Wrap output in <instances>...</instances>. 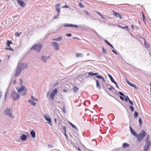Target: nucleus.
I'll use <instances>...</instances> for the list:
<instances>
[{
    "label": "nucleus",
    "mask_w": 151,
    "mask_h": 151,
    "mask_svg": "<svg viewBox=\"0 0 151 151\" xmlns=\"http://www.w3.org/2000/svg\"><path fill=\"white\" fill-rule=\"evenodd\" d=\"M149 135H148L145 139V144L143 147L144 151H149L150 150V148L151 145V142L150 140H149Z\"/></svg>",
    "instance_id": "1"
},
{
    "label": "nucleus",
    "mask_w": 151,
    "mask_h": 151,
    "mask_svg": "<svg viewBox=\"0 0 151 151\" xmlns=\"http://www.w3.org/2000/svg\"><path fill=\"white\" fill-rule=\"evenodd\" d=\"M146 134L147 133L144 130H142L139 134H138V136H137V141L138 142H140L142 140Z\"/></svg>",
    "instance_id": "2"
},
{
    "label": "nucleus",
    "mask_w": 151,
    "mask_h": 151,
    "mask_svg": "<svg viewBox=\"0 0 151 151\" xmlns=\"http://www.w3.org/2000/svg\"><path fill=\"white\" fill-rule=\"evenodd\" d=\"M10 98L14 101H17L19 98V95L15 91H12L10 96Z\"/></svg>",
    "instance_id": "3"
},
{
    "label": "nucleus",
    "mask_w": 151,
    "mask_h": 151,
    "mask_svg": "<svg viewBox=\"0 0 151 151\" xmlns=\"http://www.w3.org/2000/svg\"><path fill=\"white\" fill-rule=\"evenodd\" d=\"M42 47V45L41 44H35L32 47L30 50L33 49L34 50H36L38 52H40Z\"/></svg>",
    "instance_id": "4"
},
{
    "label": "nucleus",
    "mask_w": 151,
    "mask_h": 151,
    "mask_svg": "<svg viewBox=\"0 0 151 151\" xmlns=\"http://www.w3.org/2000/svg\"><path fill=\"white\" fill-rule=\"evenodd\" d=\"M5 114L6 115L9 116L11 118H14V116H12V114L11 112V109L10 108H6L4 111Z\"/></svg>",
    "instance_id": "5"
},
{
    "label": "nucleus",
    "mask_w": 151,
    "mask_h": 151,
    "mask_svg": "<svg viewBox=\"0 0 151 151\" xmlns=\"http://www.w3.org/2000/svg\"><path fill=\"white\" fill-rule=\"evenodd\" d=\"M63 26L65 27H76L77 28L78 27V26L77 24L67 23H65L63 25Z\"/></svg>",
    "instance_id": "6"
},
{
    "label": "nucleus",
    "mask_w": 151,
    "mask_h": 151,
    "mask_svg": "<svg viewBox=\"0 0 151 151\" xmlns=\"http://www.w3.org/2000/svg\"><path fill=\"white\" fill-rule=\"evenodd\" d=\"M26 89V87L23 85H20V87H17L16 88V90L19 93L24 91Z\"/></svg>",
    "instance_id": "7"
},
{
    "label": "nucleus",
    "mask_w": 151,
    "mask_h": 151,
    "mask_svg": "<svg viewBox=\"0 0 151 151\" xmlns=\"http://www.w3.org/2000/svg\"><path fill=\"white\" fill-rule=\"evenodd\" d=\"M52 44L53 45V47L56 51H58L59 49L60 44L56 42H53Z\"/></svg>",
    "instance_id": "8"
},
{
    "label": "nucleus",
    "mask_w": 151,
    "mask_h": 151,
    "mask_svg": "<svg viewBox=\"0 0 151 151\" xmlns=\"http://www.w3.org/2000/svg\"><path fill=\"white\" fill-rule=\"evenodd\" d=\"M27 67V64L26 63H21L18 66V68H20L21 70L26 68Z\"/></svg>",
    "instance_id": "9"
},
{
    "label": "nucleus",
    "mask_w": 151,
    "mask_h": 151,
    "mask_svg": "<svg viewBox=\"0 0 151 151\" xmlns=\"http://www.w3.org/2000/svg\"><path fill=\"white\" fill-rule=\"evenodd\" d=\"M93 80H95L96 81V88L99 90H101V87L99 81L98 80L96 79L95 78L93 77Z\"/></svg>",
    "instance_id": "10"
},
{
    "label": "nucleus",
    "mask_w": 151,
    "mask_h": 151,
    "mask_svg": "<svg viewBox=\"0 0 151 151\" xmlns=\"http://www.w3.org/2000/svg\"><path fill=\"white\" fill-rule=\"evenodd\" d=\"M22 70H21V69H20L19 68H18L17 67L15 73L14 74V76L15 77H17L19 76L21 73Z\"/></svg>",
    "instance_id": "11"
},
{
    "label": "nucleus",
    "mask_w": 151,
    "mask_h": 151,
    "mask_svg": "<svg viewBox=\"0 0 151 151\" xmlns=\"http://www.w3.org/2000/svg\"><path fill=\"white\" fill-rule=\"evenodd\" d=\"M113 14L114 15L117 17H119L120 19H122L123 18V17L122 15L119 13L115 12L114 11H113Z\"/></svg>",
    "instance_id": "12"
},
{
    "label": "nucleus",
    "mask_w": 151,
    "mask_h": 151,
    "mask_svg": "<svg viewBox=\"0 0 151 151\" xmlns=\"http://www.w3.org/2000/svg\"><path fill=\"white\" fill-rule=\"evenodd\" d=\"M17 2L21 7H24L26 5L24 2L22 0H17Z\"/></svg>",
    "instance_id": "13"
},
{
    "label": "nucleus",
    "mask_w": 151,
    "mask_h": 151,
    "mask_svg": "<svg viewBox=\"0 0 151 151\" xmlns=\"http://www.w3.org/2000/svg\"><path fill=\"white\" fill-rule=\"evenodd\" d=\"M44 117L45 120L48 122L47 123L50 124L52 122V120L50 116H47L45 115H44Z\"/></svg>",
    "instance_id": "14"
},
{
    "label": "nucleus",
    "mask_w": 151,
    "mask_h": 151,
    "mask_svg": "<svg viewBox=\"0 0 151 151\" xmlns=\"http://www.w3.org/2000/svg\"><path fill=\"white\" fill-rule=\"evenodd\" d=\"M119 95H120V99L124 101V97H125V94L122 92L121 91H119V93H118Z\"/></svg>",
    "instance_id": "15"
},
{
    "label": "nucleus",
    "mask_w": 151,
    "mask_h": 151,
    "mask_svg": "<svg viewBox=\"0 0 151 151\" xmlns=\"http://www.w3.org/2000/svg\"><path fill=\"white\" fill-rule=\"evenodd\" d=\"M49 56L46 57L45 56L42 55L41 56V58L42 61H43L45 63H46L47 60V59L49 58Z\"/></svg>",
    "instance_id": "16"
},
{
    "label": "nucleus",
    "mask_w": 151,
    "mask_h": 151,
    "mask_svg": "<svg viewBox=\"0 0 151 151\" xmlns=\"http://www.w3.org/2000/svg\"><path fill=\"white\" fill-rule=\"evenodd\" d=\"M27 135L24 134H22L20 137L21 140L23 141H25L27 139Z\"/></svg>",
    "instance_id": "17"
},
{
    "label": "nucleus",
    "mask_w": 151,
    "mask_h": 151,
    "mask_svg": "<svg viewBox=\"0 0 151 151\" xmlns=\"http://www.w3.org/2000/svg\"><path fill=\"white\" fill-rule=\"evenodd\" d=\"M60 4H56L55 6L56 10L58 13H60Z\"/></svg>",
    "instance_id": "18"
},
{
    "label": "nucleus",
    "mask_w": 151,
    "mask_h": 151,
    "mask_svg": "<svg viewBox=\"0 0 151 151\" xmlns=\"http://www.w3.org/2000/svg\"><path fill=\"white\" fill-rule=\"evenodd\" d=\"M130 145L127 143L124 142L122 144V147L124 149H126L127 147H129Z\"/></svg>",
    "instance_id": "19"
},
{
    "label": "nucleus",
    "mask_w": 151,
    "mask_h": 151,
    "mask_svg": "<svg viewBox=\"0 0 151 151\" xmlns=\"http://www.w3.org/2000/svg\"><path fill=\"white\" fill-rule=\"evenodd\" d=\"M131 134L134 136V137H137V136H138V134L133 129L130 131Z\"/></svg>",
    "instance_id": "20"
},
{
    "label": "nucleus",
    "mask_w": 151,
    "mask_h": 151,
    "mask_svg": "<svg viewBox=\"0 0 151 151\" xmlns=\"http://www.w3.org/2000/svg\"><path fill=\"white\" fill-rule=\"evenodd\" d=\"M117 26L119 27L120 28L122 29H126V30L128 31H129L128 27L127 25L125 26V27H123L119 25H118Z\"/></svg>",
    "instance_id": "21"
},
{
    "label": "nucleus",
    "mask_w": 151,
    "mask_h": 151,
    "mask_svg": "<svg viewBox=\"0 0 151 151\" xmlns=\"http://www.w3.org/2000/svg\"><path fill=\"white\" fill-rule=\"evenodd\" d=\"M30 134L32 138H34L35 137L36 133L34 130H32L30 132Z\"/></svg>",
    "instance_id": "22"
},
{
    "label": "nucleus",
    "mask_w": 151,
    "mask_h": 151,
    "mask_svg": "<svg viewBox=\"0 0 151 151\" xmlns=\"http://www.w3.org/2000/svg\"><path fill=\"white\" fill-rule=\"evenodd\" d=\"M28 101L29 103L32 104L33 106H35L36 104V102L34 101L33 100H31V99H29Z\"/></svg>",
    "instance_id": "23"
},
{
    "label": "nucleus",
    "mask_w": 151,
    "mask_h": 151,
    "mask_svg": "<svg viewBox=\"0 0 151 151\" xmlns=\"http://www.w3.org/2000/svg\"><path fill=\"white\" fill-rule=\"evenodd\" d=\"M58 92V90L57 88H55L53 89L51 92V93L55 95Z\"/></svg>",
    "instance_id": "24"
},
{
    "label": "nucleus",
    "mask_w": 151,
    "mask_h": 151,
    "mask_svg": "<svg viewBox=\"0 0 151 151\" xmlns=\"http://www.w3.org/2000/svg\"><path fill=\"white\" fill-rule=\"evenodd\" d=\"M144 45L147 48H149L150 47V44L145 40H144Z\"/></svg>",
    "instance_id": "25"
},
{
    "label": "nucleus",
    "mask_w": 151,
    "mask_h": 151,
    "mask_svg": "<svg viewBox=\"0 0 151 151\" xmlns=\"http://www.w3.org/2000/svg\"><path fill=\"white\" fill-rule=\"evenodd\" d=\"M108 75L109 78H110V81L114 83L115 81L114 80L113 77L110 74H108Z\"/></svg>",
    "instance_id": "26"
},
{
    "label": "nucleus",
    "mask_w": 151,
    "mask_h": 151,
    "mask_svg": "<svg viewBox=\"0 0 151 151\" xmlns=\"http://www.w3.org/2000/svg\"><path fill=\"white\" fill-rule=\"evenodd\" d=\"M69 124H70V125H71V126L74 129H75L78 131V129L77 128V127L74 124H73L72 123H71V122H69Z\"/></svg>",
    "instance_id": "27"
},
{
    "label": "nucleus",
    "mask_w": 151,
    "mask_h": 151,
    "mask_svg": "<svg viewBox=\"0 0 151 151\" xmlns=\"http://www.w3.org/2000/svg\"><path fill=\"white\" fill-rule=\"evenodd\" d=\"M12 41L11 40H7L6 42V45L7 47H10V45L12 44Z\"/></svg>",
    "instance_id": "28"
},
{
    "label": "nucleus",
    "mask_w": 151,
    "mask_h": 151,
    "mask_svg": "<svg viewBox=\"0 0 151 151\" xmlns=\"http://www.w3.org/2000/svg\"><path fill=\"white\" fill-rule=\"evenodd\" d=\"M88 76H87V77H89L90 76H95L94 73L93 72L91 71L88 73Z\"/></svg>",
    "instance_id": "29"
},
{
    "label": "nucleus",
    "mask_w": 151,
    "mask_h": 151,
    "mask_svg": "<svg viewBox=\"0 0 151 151\" xmlns=\"http://www.w3.org/2000/svg\"><path fill=\"white\" fill-rule=\"evenodd\" d=\"M78 89V88L75 86H74L73 88V90L74 93L77 92Z\"/></svg>",
    "instance_id": "30"
},
{
    "label": "nucleus",
    "mask_w": 151,
    "mask_h": 151,
    "mask_svg": "<svg viewBox=\"0 0 151 151\" xmlns=\"http://www.w3.org/2000/svg\"><path fill=\"white\" fill-rule=\"evenodd\" d=\"M103 88L104 89V90H105V91L110 96H111L112 97H113V98H114V99H115L117 101H119H119L118 100V99H117L115 97H114L113 96H112L111 95H110L109 93H108V92L105 89V87H103Z\"/></svg>",
    "instance_id": "31"
},
{
    "label": "nucleus",
    "mask_w": 151,
    "mask_h": 151,
    "mask_svg": "<svg viewBox=\"0 0 151 151\" xmlns=\"http://www.w3.org/2000/svg\"><path fill=\"white\" fill-rule=\"evenodd\" d=\"M102 52L103 54H106L107 53V50L104 47H102Z\"/></svg>",
    "instance_id": "32"
},
{
    "label": "nucleus",
    "mask_w": 151,
    "mask_h": 151,
    "mask_svg": "<svg viewBox=\"0 0 151 151\" xmlns=\"http://www.w3.org/2000/svg\"><path fill=\"white\" fill-rule=\"evenodd\" d=\"M27 91V89H26L24 91H23L21 93V95L22 96H24L26 94Z\"/></svg>",
    "instance_id": "33"
},
{
    "label": "nucleus",
    "mask_w": 151,
    "mask_h": 151,
    "mask_svg": "<svg viewBox=\"0 0 151 151\" xmlns=\"http://www.w3.org/2000/svg\"><path fill=\"white\" fill-rule=\"evenodd\" d=\"M55 95L52 94V93H50V99L51 100H53L54 99Z\"/></svg>",
    "instance_id": "34"
},
{
    "label": "nucleus",
    "mask_w": 151,
    "mask_h": 151,
    "mask_svg": "<svg viewBox=\"0 0 151 151\" xmlns=\"http://www.w3.org/2000/svg\"><path fill=\"white\" fill-rule=\"evenodd\" d=\"M138 115V113L136 111H135L133 115L134 116V118H137Z\"/></svg>",
    "instance_id": "35"
},
{
    "label": "nucleus",
    "mask_w": 151,
    "mask_h": 151,
    "mask_svg": "<svg viewBox=\"0 0 151 151\" xmlns=\"http://www.w3.org/2000/svg\"><path fill=\"white\" fill-rule=\"evenodd\" d=\"M6 47L5 49V50H11L12 51H14V49L12 48H11L10 47Z\"/></svg>",
    "instance_id": "36"
},
{
    "label": "nucleus",
    "mask_w": 151,
    "mask_h": 151,
    "mask_svg": "<svg viewBox=\"0 0 151 151\" xmlns=\"http://www.w3.org/2000/svg\"><path fill=\"white\" fill-rule=\"evenodd\" d=\"M124 98V99H125V100L126 102H127L130 100L129 97L127 95L125 96Z\"/></svg>",
    "instance_id": "37"
},
{
    "label": "nucleus",
    "mask_w": 151,
    "mask_h": 151,
    "mask_svg": "<svg viewBox=\"0 0 151 151\" xmlns=\"http://www.w3.org/2000/svg\"><path fill=\"white\" fill-rule=\"evenodd\" d=\"M126 81L127 83L130 86H132V84L133 83H132L131 82H130L129 81V80H128V79H127V78H126Z\"/></svg>",
    "instance_id": "38"
},
{
    "label": "nucleus",
    "mask_w": 151,
    "mask_h": 151,
    "mask_svg": "<svg viewBox=\"0 0 151 151\" xmlns=\"http://www.w3.org/2000/svg\"><path fill=\"white\" fill-rule=\"evenodd\" d=\"M126 81L127 83L130 86H132V84L133 83H132L131 82H130L129 81V80H128V79H127V78H126Z\"/></svg>",
    "instance_id": "39"
},
{
    "label": "nucleus",
    "mask_w": 151,
    "mask_h": 151,
    "mask_svg": "<svg viewBox=\"0 0 151 151\" xmlns=\"http://www.w3.org/2000/svg\"><path fill=\"white\" fill-rule=\"evenodd\" d=\"M138 121L139 126H141L142 124V121L141 118L139 117V118Z\"/></svg>",
    "instance_id": "40"
},
{
    "label": "nucleus",
    "mask_w": 151,
    "mask_h": 151,
    "mask_svg": "<svg viewBox=\"0 0 151 151\" xmlns=\"http://www.w3.org/2000/svg\"><path fill=\"white\" fill-rule=\"evenodd\" d=\"M18 16V14H17V15H15L13 17V18L14 20L16 21L19 18H17Z\"/></svg>",
    "instance_id": "41"
},
{
    "label": "nucleus",
    "mask_w": 151,
    "mask_h": 151,
    "mask_svg": "<svg viewBox=\"0 0 151 151\" xmlns=\"http://www.w3.org/2000/svg\"><path fill=\"white\" fill-rule=\"evenodd\" d=\"M97 14L101 17L102 19H105L106 18L104 17L101 14V13L99 12H97Z\"/></svg>",
    "instance_id": "42"
},
{
    "label": "nucleus",
    "mask_w": 151,
    "mask_h": 151,
    "mask_svg": "<svg viewBox=\"0 0 151 151\" xmlns=\"http://www.w3.org/2000/svg\"><path fill=\"white\" fill-rule=\"evenodd\" d=\"M142 15L143 21H145V20H146L145 16V15L143 12L142 11Z\"/></svg>",
    "instance_id": "43"
},
{
    "label": "nucleus",
    "mask_w": 151,
    "mask_h": 151,
    "mask_svg": "<svg viewBox=\"0 0 151 151\" xmlns=\"http://www.w3.org/2000/svg\"><path fill=\"white\" fill-rule=\"evenodd\" d=\"M111 51L115 54L116 55H117L118 54L119 55V56H120V54H119V52H118L116 51L115 50H114V49H113V50L112 49Z\"/></svg>",
    "instance_id": "44"
},
{
    "label": "nucleus",
    "mask_w": 151,
    "mask_h": 151,
    "mask_svg": "<svg viewBox=\"0 0 151 151\" xmlns=\"http://www.w3.org/2000/svg\"><path fill=\"white\" fill-rule=\"evenodd\" d=\"M81 55L82 54L81 53H77L76 54V56L77 58H79L82 57Z\"/></svg>",
    "instance_id": "45"
},
{
    "label": "nucleus",
    "mask_w": 151,
    "mask_h": 151,
    "mask_svg": "<svg viewBox=\"0 0 151 151\" xmlns=\"http://www.w3.org/2000/svg\"><path fill=\"white\" fill-rule=\"evenodd\" d=\"M59 83L58 80H56L53 83V87L56 86Z\"/></svg>",
    "instance_id": "46"
},
{
    "label": "nucleus",
    "mask_w": 151,
    "mask_h": 151,
    "mask_svg": "<svg viewBox=\"0 0 151 151\" xmlns=\"http://www.w3.org/2000/svg\"><path fill=\"white\" fill-rule=\"evenodd\" d=\"M129 108L132 112H133L134 110V108L133 106H129Z\"/></svg>",
    "instance_id": "47"
},
{
    "label": "nucleus",
    "mask_w": 151,
    "mask_h": 151,
    "mask_svg": "<svg viewBox=\"0 0 151 151\" xmlns=\"http://www.w3.org/2000/svg\"><path fill=\"white\" fill-rule=\"evenodd\" d=\"M21 32H16L15 33V36H17L18 37H19L20 35L21 34Z\"/></svg>",
    "instance_id": "48"
},
{
    "label": "nucleus",
    "mask_w": 151,
    "mask_h": 151,
    "mask_svg": "<svg viewBox=\"0 0 151 151\" xmlns=\"http://www.w3.org/2000/svg\"><path fill=\"white\" fill-rule=\"evenodd\" d=\"M94 78H97L98 79H101V78H102V76L101 75H98L97 76H96Z\"/></svg>",
    "instance_id": "49"
},
{
    "label": "nucleus",
    "mask_w": 151,
    "mask_h": 151,
    "mask_svg": "<svg viewBox=\"0 0 151 151\" xmlns=\"http://www.w3.org/2000/svg\"><path fill=\"white\" fill-rule=\"evenodd\" d=\"M131 86L133 87L136 89H138V87L136 86V85L135 84H134L133 83H132Z\"/></svg>",
    "instance_id": "50"
},
{
    "label": "nucleus",
    "mask_w": 151,
    "mask_h": 151,
    "mask_svg": "<svg viewBox=\"0 0 151 151\" xmlns=\"http://www.w3.org/2000/svg\"><path fill=\"white\" fill-rule=\"evenodd\" d=\"M131 86L133 87L136 89H138V87L136 86V85L135 84H134L133 83H132Z\"/></svg>",
    "instance_id": "51"
},
{
    "label": "nucleus",
    "mask_w": 151,
    "mask_h": 151,
    "mask_svg": "<svg viewBox=\"0 0 151 151\" xmlns=\"http://www.w3.org/2000/svg\"><path fill=\"white\" fill-rule=\"evenodd\" d=\"M108 88L109 91H111L113 90H114V88L112 86H111L110 87Z\"/></svg>",
    "instance_id": "52"
},
{
    "label": "nucleus",
    "mask_w": 151,
    "mask_h": 151,
    "mask_svg": "<svg viewBox=\"0 0 151 151\" xmlns=\"http://www.w3.org/2000/svg\"><path fill=\"white\" fill-rule=\"evenodd\" d=\"M8 93V89H7L5 93V99H4V100L3 102L4 103L6 101V96H7V94Z\"/></svg>",
    "instance_id": "53"
},
{
    "label": "nucleus",
    "mask_w": 151,
    "mask_h": 151,
    "mask_svg": "<svg viewBox=\"0 0 151 151\" xmlns=\"http://www.w3.org/2000/svg\"><path fill=\"white\" fill-rule=\"evenodd\" d=\"M79 6L81 8H83L84 7V6L80 2L79 3Z\"/></svg>",
    "instance_id": "54"
},
{
    "label": "nucleus",
    "mask_w": 151,
    "mask_h": 151,
    "mask_svg": "<svg viewBox=\"0 0 151 151\" xmlns=\"http://www.w3.org/2000/svg\"><path fill=\"white\" fill-rule=\"evenodd\" d=\"M104 42L106 44L108 45H109L111 44L107 40L105 39L104 40Z\"/></svg>",
    "instance_id": "55"
},
{
    "label": "nucleus",
    "mask_w": 151,
    "mask_h": 151,
    "mask_svg": "<svg viewBox=\"0 0 151 151\" xmlns=\"http://www.w3.org/2000/svg\"><path fill=\"white\" fill-rule=\"evenodd\" d=\"M31 98L33 100H35L36 101H38V100L37 99L35 98L32 96H31Z\"/></svg>",
    "instance_id": "56"
},
{
    "label": "nucleus",
    "mask_w": 151,
    "mask_h": 151,
    "mask_svg": "<svg viewBox=\"0 0 151 151\" xmlns=\"http://www.w3.org/2000/svg\"><path fill=\"white\" fill-rule=\"evenodd\" d=\"M62 110L64 113H66V111L65 110V108L64 106H63V108L62 109Z\"/></svg>",
    "instance_id": "57"
},
{
    "label": "nucleus",
    "mask_w": 151,
    "mask_h": 151,
    "mask_svg": "<svg viewBox=\"0 0 151 151\" xmlns=\"http://www.w3.org/2000/svg\"><path fill=\"white\" fill-rule=\"evenodd\" d=\"M57 40L58 41H60L62 40V37L61 36L59 37H58L57 38Z\"/></svg>",
    "instance_id": "58"
},
{
    "label": "nucleus",
    "mask_w": 151,
    "mask_h": 151,
    "mask_svg": "<svg viewBox=\"0 0 151 151\" xmlns=\"http://www.w3.org/2000/svg\"><path fill=\"white\" fill-rule=\"evenodd\" d=\"M84 12H85L86 14L88 15H89L90 14V13L88 12L86 10H83V12L84 13Z\"/></svg>",
    "instance_id": "59"
},
{
    "label": "nucleus",
    "mask_w": 151,
    "mask_h": 151,
    "mask_svg": "<svg viewBox=\"0 0 151 151\" xmlns=\"http://www.w3.org/2000/svg\"><path fill=\"white\" fill-rule=\"evenodd\" d=\"M72 34L70 33H67L66 35V36L68 37H70L72 36Z\"/></svg>",
    "instance_id": "60"
},
{
    "label": "nucleus",
    "mask_w": 151,
    "mask_h": 151,
    "mask_svg": "<svg viewBox=\"0 0 151 151\" xmlns=\"http://www.w3.org/2000/svg\"><path fill=\"white\" fill-rule=\"evenodd\" d=\"M62 128L64 130V132H66V128L65 126H63Z\"/></svg>",
    "instance_id": "61"
},
{
    "label": "nucleus",
    "mask_w": 151,
    "mask_h": 151,
    "mask_svg": "<svg viewBox=\"0 0 151 151\" xmlns=\"http://www.w3.org/2000/svg\"><path fill=\"white\" fill-rule=\"evenodd\" d=\"M129 104H130L131 105V106H133V103L132 101H131L130 100L128 101Z\"/></svg>",
    "instance_id": "62"
},
{
    "label": "nucleus",
    "mask_w": 151,
    "mask_h": 151,
    "mask_svg": "<svg viewBox=\"0 0 151 151\" xmlns=\"http://www.w3.org/2000/svg\"><path fill=\"white\" fill-rule=\"evenodd\" d=\"M105 85L107 88L109 87V86H111V84H109L107 83H105Z\"/></svg>",
    "instance_id": "63"
},
{
    "label": "nucleus",
    "mask_w": 151,
    "mask_h": 151,
    "mask_svg": "<svg viewBox=\"0 0 151 151\" xmlns=\"http://www.w3.org/2000/svg\"><path fill=\"white\" fill-rule=\"evenodd\" d=\"M23 83V81L22 79L20 78L19 79V84L20 85H22Z\"/></svg>",
    "instance_id": "64"
}]
</instances>
